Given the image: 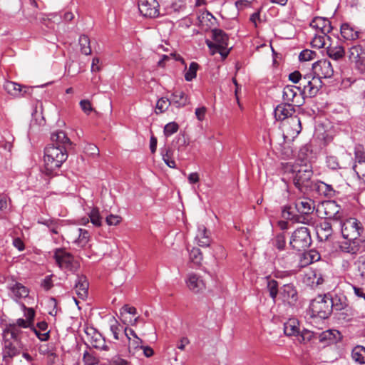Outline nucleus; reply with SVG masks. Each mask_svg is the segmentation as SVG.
Listing matches in <instances>:
<instances>
[{
	"instance_id": "nucleus-20",
	"label": "nucleus",
	"mask_w": 365,
	"mask_h": 365,
	"mask_svg": "<svg viewBox=\"0 0 365 365\" xmlns=\"http://www.w3.org/2000/svg\"><path fill=\"white\" fill-rule=\"evenodd\" d=\"M310 26L316 29L318 34H328L332 30L330 21L324 17L316 16L310 22Z\"/></svg>"
},
{
	"instance_id": "nucleus-48",
	"label": "nucleus",
	"mask_w": 365,
	"mask_h": 365,
	"mask_svg": "<svg viewBox=\"0 0 365 365\" xmlns=\"http://www.w3.org/2000/svg\"><path fill=\"white\" fill-rule=\"evenodd\" d=\"M190 260L195 264H200L202 261V254L199 248L193 247L190 251Z\"/></svg>"
},
{
	"instance_id": "nucleus-50",
	"label": "nucleus",
	"mask_w": 365,
	"mask_h": 365,
	"mask_svg": "<svg viewBox=\"0 0 365 365\" xmlns=\"http://www.w3.org/2000/svg\"><path fill=\"white\" fill-rule=\"evenodd\" d=\"M163 159L165 164L171 168H174L176 166L175 160L172 159V150L170 148H165V150L162 151Z\"/></svg>"
},
{
	"instance_id": "nucleus-36",
	"label": "nucleus",
	"mask_w": 365,
	"mask_h": 365,
	"mask_svg": "<svg viewBox=\"0 0 365 365\" xmlns=\"http://www.w3.org/2000/svg\"><path fill=\"white\" fill-rule=\"evenodd\" d=\"M20 334V329L19 327L13 324H9L8 327L4 329L3 333V337L4 339H9L11 340V338L14 339V342L19 341V336Z\"/></svg>"
},
{
	"instance_id": "nucleus-49",
	"label": "nucleus",
	"mask_w": 365,
	"mask_h": 365,
	"mask_svg": "<svg viewBox=\"0 0 365 365\" xmlns=\"http://www.w3.org/2000/svg\"><path fill=\"white\" fill-rule=\"evenodd\" d=\"M170 106H171L170 97H162L157 101L156 110L162 113L167 110Z\"/></svg>"
},
{
	"instance_id": "nucleus-15",
	"label": "nucleus",
	"mask_w": 365,
	"mask_h": 365,
	"mask_svg": "<svg viewBox=\"0 0 365 365\" xmlns=\"http://www.w3.org/2000/svg\"><path fill=\"white\" fill-rule=\"evenodd\" d=\"M22 347L19 341H11L9 339H4V346L2 349L3 361L6 364L11 362L12 358L21 354Z\"/></svg>"
},
{
	"instance_id": "nucleus-46",
	"label": "nucleus",
	"mask_w": 365,
	"mask_h": 365,
	"mask_svg": "<svg viewBox=\"0 0 365 365\" xmlns=\"http://www.w3.org/2000/svg\"><path fill=\"white\" fill-rule=\"evenodd\" d=\"M199 68V65L196 62H192L188 69L185 73V79L187 81H191L197 76V71Z\"/></svg>"
},
{
	"instance_id": "nucleus-11",
	"label": "nucleus",
	"mask_w": 365,
	"mask_h": 365,
	"mask_svg": "<svg viewBox=\"0 0 365 365\" xmlns=\"http://www.w3.org/2000/svg\"><path fill=\"white\" fill-rule=\"evenodd\" d=\"M346 56L351 63L359 70H365V48L360 44L353 45L349 48Z\"/></svg>"
},
{
	"instance_id": "nucleus-38",
	"label": "nucleus",
	"mask_w": 365,
	"mask_h": 365,
	"mask_svg": "<svg viewBox=\"0 0 365 365\" xmlns=\"http://www.w3.org/2000/svg\"><path fill=\"white\" fill-rule=\"evenodd\" d=\"M78 44L81 52L84 55H90L91 53L90 38L86 35H81L78 39Z\"/></svg>"
},
{
	"instance_id": "nucleus-40",
	"label": "nucleus",
	"mask_w": 365,
	"mask_h": 365,
	"mask_svg": "<svg viewBox=\"0 0 365 365\" xmlns=\"http://www.w3.org/2000/svg\"><path fill=\"white\" fill-rule=\"evenodd\" d=\"M38 223L46 225L49 229V230L53 234L56 235L58 233V220H53L51 218L45 219V218L41 217L38 220Z\"/></svg>"
},
{
	"instance_id": "nucleus-25",
	"label": "nucleus",
	"mask_w": 365,
	"mask_h": 365,
	"mask_svg": "<svg viewBox=\"0 0 365 365\" xmlns=\"http://www.w3.org/2000/svg\"><path fill=\"white\" fill-rule=\"evenodd\" d=\"M8 289L11 292L13 297L16 300L28 297L29 293L27 287L19 282H15L14 279L9 284Z\"/></svg>"
},
{
	"instance_id": "nucleus-44",
	"label": "nucleus",
	"mask_w": 365,
	"mask_h": 365,
	"mask_svg": "<svg viewBox=\"0 0 365 365\" xmlns=\"http://www.w3.org/2000/svg\"><path fill=\"white\" fill-rule=\"evenodd\" d=\"M267 289L270 297L275 302L277 295H279V289L278 288V282L274 279H269L267 282Z\"/></svg>"
},
{
	"instance_id": "nucleus-54",
	"label": "nucleus",
	"mask_w": 365,
	"mask_h": 365,
	"mask_svg": "<svg viewBox=\"0 0 365 365\" xmlns=\"http://www.w3.org/2000/svg\"><path fill=\"white\" fill-rule=\"evenodd\" d=\"M179 129V125L175 122H170L165 125L164 128V135L165 136H170L176 133Z\"/></svg>"
},
{
	"instance_id": "nucleus-32",
	"label": "nucleus",
	"mask_w": 365,
	"mask_h": 365,
	"mask_svg": "<svg viewBox=\"0 0 365 365\" xmlns=\"http://www.w3.org/2000/svg\"><path fill=\"white\" fill-rule=\"evenodd\" d=\"M195 239L197 240L198 245L201 247H208L210 245L211 240L208 232L204 225L198 227L197 234Z\"/></svg>"
},
{
	"instance_id": "nucleus-63",
	"label": "nucleus",
	"mask_w": 365,
	"mask_h": 365,
	"mask_svg": "<svg viewBox=\"0 0 365 365\" xmlns=\"http://www.w3.org/2000/svg\"><path fill=\"white\" fill-rule=\"evenodd\" d=\"M207 109L205 106L197 108L195 109V115L198 120L202 121L205 119Z\"/></svg>"
},
{
	"instance_id": "nucleus-52",
	"label": "nucleus",
	"mask_w": 365,
	"mask_h": 365,
	"mask_svg": "<svg viewBox=\"0 0 365 365\" xmlns=\"http://www.w3.org/2000/svg\"><path fill=\"white\" fill-rule=\"evenodd\" d=\"M317 57V53L309 49L303 50L299 56L301 61H308L314 59Z\"/></svg>"
},
{
	"instance_id": "nucleus-61",
	"label": "nucleus",
	"mask_w": 365,
	"mask_h": 365,
	"mask_svg": "<svg viewBox=\"0 0 365 365\" xmlns=\"http://www.w3.org/2000/svg\"><path fill=\"white\" fill-rule=\"evenodd\" d=\"M106 223L108 225H117L121 221V217L118 215H110L106 219Z\"/></svg>"
},
{
	"instance_id": "nucleus-55",
	"label": "nucleus",
	"mask_w": 365,
	"mask_h": 365,
	"mask_svg": "<svg viewBox=\"0 0 365 365\" xmlns=\"http://www.w3.org/2000/svg\"><path fill=\"white\" fill-rule=\"evenodd\" d=\"M327 163L329 168L331 169H344L345 166L341 165L338 161L337 158L334 156H329L327 159Z\"/></svg>"
},
{
	"instance_id": "nucleus-22",
	"label": "nucleus",
	"mask_w": 365,
	"mask_h": 365,
	"mask_svg": "<svg viewBox=\"0 0 365 365\" xmlns=\"http://www.w3.org/2000/svg\"><path fill=\"white\" fill-rule=\"evenodd\" d=\"M88 282L84 275H77L75 291L78 298L85 300L88 294Z\"/></svg>"
},
{
	"instance_id": "nucleus-47",
	"label": "nucleus",
	"mask_w": 365,
	"mask_h": 365,
	"mask_svg": "<svg viewBox=\"0 0 365 365\" xmlns=\"http://www.w3.org/2000/svg\"><path fill=\"white\" fill-rule=\"evenodd\" d=\"M88 215L91 222L93 225L96 227H100L101 225L102 218L101 217L99 210L97 207H93Z\"/></svg>"
},
{
	"instance_id": "nucleus-58",
	"label": "nucleus",
	"mask_w": 365,
	"mask_h": 365,
	"mask_svg": "<svg viewBox=\"0 0 365 365\" xmlns=\"http://www.w3.org/2000/svg\"><path fill=\"white\" fill-rule=\"evenodd\" d=\"M79 105L82 110L86 115H89L93 110L91 103L88 100H81Z\"/></svg>"
},
{
	"instance_id": "nucleus-56",
	"label": "nucleus",
	"mask_w": 365,
	"mask_h": 365,
	"mask_svg": "<svg viewBox=\"0 0 365 365\" xmlns=\"http://www.w3.org/2000/svg\"><path fill=\"white\" fill-rule=\"evenodd\" d=\"M79 237L76 240V242L81 246H84L88 241L89 233L87 230L83 229H79Z\"/></svg>"
},
{
	"instance_id": "nucleus-12",
	"label": "nucleus",
	"mask_w": 365,
	"mask_h": 365,
	"mask_svg": "<svg viewBox=\"0 0 365 365\" xmlns=\"http://www.w3.org/2000/svg\"><path fill=\"white\" fill-rule=\"evenodd\" d=\"M312 73L319 80L329 78L334 75V68L331 62L327 59H321L312 64Z\"/></svg>"
},
{
	"instance_id": "nucleus-37",
	"label": "nucleus",
	"mask_w": 365,
	"mask_h": 365,
	"mask_svg": "<svg viewBox=\"0 0 365 365\" xmlns=\"http://www.w3.org/2000/svg\"><path fill=\"white\" fill-rule=\"evenodd\" d=\"M331 38L328 34H317L311 41L313 48H321L327 44V41H330Z\"/></svg>"
},
{
	"instance_id": "nucleus-60",
	"label": "nucleus",
	"mask_w": 365,
	"mask_h": 365,
	"mask_svg": "<svg viewBox=\"0 0 365 365\" xmlns=\"http://www.w3.org/2000/svg\"><path fill=\"white\" fill-rule=\"evenodd\" d=\"M31 329L41 341H46L49 339V331L41 333L42 331L36 327H32Z\"/></svg>"
},
{
	"instance_id": "nucleus-57",
	"label": "nucleus",
	"mask_w": 365,
	"mask_h": 365,
	"mask_svg": "<svg viewBox=\"0 0 365 365\" xmlns=\"http://www.w3.org/2000/svg\"><path fill=\"white\" fill-rule=\"evenodd\" d=\"M84 152L88 155L96 157L99 155V149L94 144H88L84 148Z\"/></svg>"
},
{
	"instance_id": "nucleus-45",
	"label": "nucleus",
	"mask_w": 365,
	"mask_h": 365,
	"mask_svg": "<svg viewBox=\"0 0 365 365\" xmlns=\"http://www.w3.org/2000/svg\"><path fill=\"white\" fill-rule=\"evenodd\" d=\"M128 350L130 353L135 354V351L143 347V341L137 335H135L133 338L128 337Z\"/></svg>"
},
{
	"instance_id": "nucleus-51",
	"label": "nucleus",
	"mask_w": 365,
	"mask_h": 365,
	"mask_svg": "<svg viewBox=\"0 0 365 365\" xmlns=\"http://www.w3.org/2000/svg\"><path fill=\"white\" fill-rule=\"evenodd\" d=\"M359 276L365 279V257L361 256L354 262Z\"/></svg>"
},
{
	"instance_id": "nucleus-59",
	"label": "nucleus",
	"mask_w": 365,
	"mask_h": 365,
	"mask_svg": "<svg viewBox=\"0 0 365 365\" xmlns=\"http://www.w3.org/2000/svg\"><path fill=\"white\" fill-rule=\"evenodd\" d=\"M303 76L301 73L298 71H294L289 75V79L292 81L294 83L300 85V82L302 80Z\"/></svg>"
},
{
	"instance_id": "nucleus-19",
	"label": "nucleus",
	"mask_w": 365,
	"mask_h": 365,
	"mask_svg": "<svg viewBox=\"0 0 365 365\" xmlns=\"http://www.w3.org/2000/svg\"><path fill=\"white\" fill-rule=\"evenodd\" d=\"M294 107L292 104L286 103L278 105L274 112L276 120L283 123L291 116H294Z\"/></svg>"
},
{
	"instance_id": "nucleus-43",
	"label": "nucleus",
	"mask_w": 365,
	"mask_h": 365,
	"mask_svg": "<svg viewBox=\"0 0 365 365\" xmlns=\"http://www.w3.org/2000/svg\"><path fill=\"white\" fill-rule=\"evenodd\" d=\"M110 330L112 332L114 339L118 340L119 339V334L124 330V328L114 317H113L110 321Z\"/></svg>"
},
{
	"instance_id": "nucleus-28",
	"label": "nucleus",
	"mask_w": 365,
	"mask_h": 365,
	"mask_svg": "<svg viewBox=\"0 0 365 365\" xmlns=\"http://www.w3.org/2000/svg\"><path fill=\"white\" fill-rule=\"evenodd\" d=\"M339 334V332L336 330L328 329L322 333H318L317 338L321 343L329 345L336 342L337 336Z\"/></svg>"
},
{
	"instance_id": "nucleus-8",
	"label": "nucleus",
	"mask_w": 365,
	"mask_h": 365,
	"mask_svg": "<svg viewBox=\"0 0 365 365\" xmlns=\"http://www.w3.org/2000/svg\"><path fill=\"white\" fill-rule=\"evenodd\" d=\"M322 86V81L313 73H309L303 76L300 85L297 86L299 92L303 96L314 97Z\"/></svg>"
},
{
	"instance_id": "nucleus-30",
	"label": "nucleus",
	"mask_w": 365,
	"mask_h": 365,
	"mask_svg": "<svg viewBox=\"0 0 365 365\" xmlns=\"http://www.w3.org/2000/svg\"><path fill=\"white\" fill-rule=\"evenodd\" d=\"M312 159L313 153L311 150V146L305 145L300 148L296 163H299V164L310 163L312 165Z\"/></svg>"
},
{
	"instance_id": "nucleus-62",
	"label": "nucleus",
	"mask_w": 365,
	"mask_h": 365,
	"mask_svg": "<svg viewBox=\"0 0 365 365\" xmlns=\"http://www.w3.org/2000/svg\"><path fill=\"white\" fill-rule=\"evenodd\" d=\"M83 359L86 365H94L96 364V358L87 351L84 352Z\"/></svg>"
},
{
	"instance_id": "nucleus-18",
	"label": "nucleus",
	"mask_w": 365,
	"mask_h": 365,
	"mask_svg": "<svg viewBox=\"0 0 365 365\" xmlns=\"http://www.w3.org/2000/svg\"><path fill=\"white\" fill-rule=\"evenodd\" d=\"M279 299L284 303L293 306L298 300V292L293 284H286L279 289Z\"/></svg>"
},
{
	"instance_id": "nucleus-5",
	"label": "nucleus",
	"mask_w": 365,
	"mask_h": 365,
	"mask_svg": "<svg viewBox=\"0 0 365 365\" xmlns=\"http://www.w3.org/2000/svg\"><path fill=\"white\" fill-rule=\"evenodd\" d=\"M212 38L214 42L209 40L206 41V44L210 50L211 54L214 55L219 53L223 58H226L229 53L226 51L229 38L225 31L219 29L212 30Z\"/></svg>"
},
{
	"instance_id": "nucleus-21",
	"label": "nucleus",
	"mask_w": 365,
	"mask_h": 365,
	"mask_svg": "<svg viewBox=\"0 0 365 365\" xmlns=\"http://www.w3.org/2000/svg\"><path fill=\"white\" fill-rule=\"evenodd\" d=\"M51 143L50 145L61 147L62 148L67 150L71 146V141L63 130H58L52 133L51 136Z\"/></svg>"
},
{
	"instance_id": "nucleus-1",
	"label": "nucleus",
	"mask_w": 365,
	"mask_h": 365,
	"mask_svg": "<svg viewBox=\"0 0 365 365\" xmlns=\"http://www.w3.org/2000/svg\"><path fill=\"white\" fill-rule=\"evenodd\" d=\"M282 170L301 192H307L312 190L314 182L312 180L313 168L310 163H282Z\"/></svg>"
},
{
	"instance_id": "nucleus-6",
	"label": "nucleus",
	"mask_w": 365,
	"mask_h": 365,
	"mask_svg": "<svg viewBox=\"0 0 365 365\" xmlns=\"http://www.w3.org/2000/svg\"><path fill=\"white\" fill-rule=\"evenodd\" d=\"M53 259L60 269L76 273L80 268L78 260L65 249L57 248L54 250Z\"/></svg>"
},
{
	"instance_id": "nucleus-39",
	"label": "nucleus",
	"mask_w": 365,
	"mask_h": 365,
	"mask_svg": "<svg viewBox=\"0 0 365 365\" xmlns=\"http://www.w3.org/2000/svg\"><path fill=\"white\" fill-rule=\"evenodd\" d=\"M353 360L359 364H365V347L363 346H355L351 352Z\"/></svg>"
},
{
	"instance_id": "nucleus-33",
	"label": "nucleus",
	"mask_w": 365,
	"mask_h": 365,
	"mask_svg": "<svg viewBox=\"0 0 365 365\" xmlns=\"http://www.w3.org/2000/svg\"><path fill=\"white\" fill-rule=\"evenodd\" d=\"M331 304V310L334 309L336 311H341L347 307L346 297L343 294H335L334 297H329Z\"/></svg>"
},
{
	"instance_id": "nucleus-4",
	"label": "nucleus",
	"mask_w": 365,
	"mask_h": 365,
	"mask_svg": "<svg viewBox=\"0 0 365 365\" xmlns=\"http://www.w3.org/2000/svg\"><path fill=\"white\" fill-rule=\"evenodd\" d=\"M294 206L300 215H293L289 210L283 211L284 217L297 222L307 223L305 216L312 213L314 210V202L308 197H300L296 200Z\"/></svg>"
},
{
	"instance_id": "nucleus-27",
	"label": "nucleus",
	"mask_w": 365,
	"mask_h": 365,
	"mask_svg": "<svg viewBox=\"0 0 365 365\" xmlns=\"http://www.w3.org/2000/svg\"><path fill=\"white\" fill-rule=\"evenodd\" d=\"M326 49L328 56L335 61L342 59L346 54L344 48L339 44L329 43Z\"/></svg>"
},
{
	"instance_id": "nucleus-42",
	"label": "nucleus",
	"mask_w": 365,
	"mask_h": 365,
	"mask_svg": "<svg viewBox=\"0 0 365 365\" xmlns=\"http://www.w3.org/2000/svg\"><path fill=\"white\" fill-rule=\"evenodd\" d=\"M318 333H314L308 329H303L298 335V341L301 343L306 344L314 338H317Z\"/></svg>"
},
{
	"instance_id": "nucleus-2",
	"label": "nucleus",
	"mask_w": 365,
	"mask_h": 365,
	"mask_svg": "<svg viewBox=\"0 0 365 365\" xmlns=\"http://www.w3.org/2000/svg\"><path fill=\"white\" fill-rule=\"evenodd\" d=\"M68 158V150L54 145H47L44 149L43 173L53 175Z\"/></svg>"
},
{
	"instance_id": "nucleus-9",
	"label": "nucleus",
	"mask_w": 365,
	"mask_h": 365,
	"mask_svg": "<svg viewBox=\"0 0 365 365\" xmlns=\"http://www.w3.org/2000/svg\"><path fill=\"white\" fill-rule=\"evenodd\" d=\"M310 309L312 315L314 317H318L321 319L328 318L332 312L329 296L327 294L317 296L312 301Z\"/></svg>"
},
{
	"instance_id": "nucleus-23",
	"label": "nucleus",
	"mask_w": 365,
	"mask_h": 365,
	"mask_svg": "<svg viewBox=\"0 0 365 365\" xmlns=\"http://www.w3.org/2000/svg\"><path fill=\"white\" fill-rule=\"evenodd\" d=\"M186 284L190 290L197 293L205 288V283L200 276L195 273H190L186 279Z\"/></svg>"
},
{
	"instance_id": "nucleus-34",
	"label": "nucleus",
	"mask_w": 365,
	"mask_h": 365,
	"mask_svg": "<svg viewBox=\"0 0 365 365\" xmlns=\"http://www.w3.org/2000/svg\"><path fill=\"white\" fill-rule=\"evenodd\" d=\"M284 331L287 336H298L299 334L298 321L295 319H289L284 324Z\"/></svg>"
},
{
	"instance_id": "nucleus-7",
	"label": "nucleus",
	"mask_w": 365,
	"mask_h": 365,
	"mask_svg": "<svg viewBox=\"0 0 365 365\" xmlns=\"http://www.w3.org/2000/svg\"><path fill=\"white\" fill-rule=\"evenodd\" d=\"M312 238L309 230L306 227L296 229L292 234L289 245L297 251H304L309 247Z\"/></svg>"
},
{
	"instance_id": "nucleus-31",
	"label": "nucleus",
	"mask_w": 365,
	"mask_h": 365,
	"mask_svg": "<svg viewBox=\"0 0 365 365\" xmlns=\"http://www.w3.org/2000/svg\"><path fill=\"white\" fill-rule=\"evenodd\" d=\"M341 36L348 41H354L359 37V31L349 24H343L341 26Z\"/></svg>"
},
{
	"instance_id": "nucleus-26",
	"label": "nucleus",
	"mask_w": 365,
	"mask_h": 365,
	"mask_svg": "<svg viewBox=\"0 0 365 365\" xmlns=\"http://www.w3.org/2000/svg\"><path fill=\"white\" fill-rule=\"evenodd\" d=\"M332 225L330 222L324 220L317 226V235L321 241H326L332 235Z\"/></svg>"
},
{
	"instance_id": "nucleus-41",
	"label": "nucleus",
	"mask_w": 365,
	"mask_h": 365,
	"mask_svg": "<svg viewBox=\"0 0 365 365\" xmlns=\"http://www.w3.org/2000/svg\"><path fill=\"white\" fill-rule=\"evenodd\" d=\"M353 169L358 178L365 182V159H361L355 162Z\"/></svg>"
},
{
	"instance_id": "nucleus-16",
	"label": "nucleus",
	"mask_w": 365,
	"mask_h": 365,
	"mask_svg": "<svg viewBox=\"0 0 365 365\" xmlns=\"http://www.w3.org/2000/svg\"><path fill=\"white\" fill-rule=\"evenodd\" d=\"M159 3L156 0H139L138 9L145 17L156 18L159 16Z\"/></svg>"
},
{
	"instance_id": "nucleus-14",
	"label": "nucleus",
	"mask_w": 365,
	"mask_h": 365,
	"mask_svg": "<svg viewBox=\"0 0 365 365\" xmlns=\"http://www.w3.org/2000/svg\"><path fill=\"white\" fill-rule=\"evenodd\" d=\"M319 211L324 212L326 219L338 221L342 217L341 207L334 200H328L322 202Z\"/></svg>"
},
{
	"instance_id": "nucleus-3",
	"label": "nucleus",
	"mask_w": 365,
	"mask_h": 365,
	"mask_svg": "<svg viewBox=\"0 0 365 365\" xmlns=\"http://www.w3.org/2000/svg\"><path fill=\"white\" fill-rule=\"evenodd\" d=\"M341 234L344 238L357 245L364 242V230L361 222L356 218L350 217L342 223Z\"/></svg>"
},
{
	"instance_id": "nucleus-17",
	"label": "nucleus",
	"mask_w": 365,
	"mask_h": 365,
	"mask_svg": "<svg viewBox=\"0 0 365 365\" xmlns=\"http://www.w3.org/2000/svg\"><path fill=\"white\" fill-rule=\"evenodd\" d=\"M303 95L299 92V89L296 86L288 85L283 89L282 98L286 103H291L294 106L302 105Z\"/></svg>"
},
{
	"instance_id": "nucleus-64",
	"label": "nucleus",
	"mask_w": 365,
	"mask_h": 365,
	"mask_svg": "<svg viewBox=\"0 0 365 365\" xmlns=\"http://www.w3.org/2000/svg\"><path fill=\"white\" fill-rule=\"evenodd\" d=\"M26 320L30 322L31 324L34 322L35 312L33 308H26L25 314H24Z\"/></svg>"
},
{
	"instance_id": "nucleus-53",
	"label": "nucleus",
	"mask_w": 365,
	"mask_h": 365,
	"mask_svg": "<svg viewBox=\"0 0 365 365\" xmlns=\"http://www.w3.org/2000/svg\"><path fill=\"white\" fill-rule=\"evenodd\" d=\"M273 245L279 250H284L286 245V239L284 235H277L273 240Z\"/></svg>"
},
{
	"instance_id": "nucleus-13",
	"label": "nucleus",
	"mask_w": 365,
	"mask_h": 365,
	"mask_svg": "<svg viewBox=\"0 0 365 365\" xmlns=\"http://www.w3.org/2000/svg\"><path fill=\"white\" fill-rule=\"evenodd\" d=\"M4 89L10 96L14 98H21L30 96L34 88L21 86L17 83L7 81L4 84Z\"/></svg>"
},
{
	"instance_id": "nucleus-29",
	"label": "nucleus",
	"mask_w": 365,
	"mask_h": 365,
	"mask_svg": "<svg viewBox=\"0 0 365 365\" xmlns=\"http://www.w3.org/2000/svg\"><path fill=\"white\" fill-rule=\"evenodd\" d=\"M312 190H316L319 195L328 197H332L335 195V190L332 186L322 181L314 182Z\"/></svg>"
},
{
	"instance_id": "nucleus-35",
	"label": "nucleus",
	"mask_w": 365,
	"mask_h": 365,
	"mask_svg": "<svg viewBox=\"0 0 365 365\" xmlns=\"http://www.w3.org/2000/svg\"><path fill=\"white\" fill-rule=\"evenodd\" d=\"M56 17H57V15H46L44 14H39L36 16L35 19L37 23L44 25L48 29H54L55 20H53V19Z\"/></svg>"
},
{
	"instance_id": "nucleus-24",
	"label": "nucleus",
	"mask_w": 365,
	"mask_h": 365,
	"mask_svg": "<svg viewBox=\"0 0 365 365\" xmlns=\"http://www.w3.org/2000/svg\"><path fill=\"white\" fill-rule=\"evenodd\" d=\"M171 105L178 108L185 107L188 103V96L182 91L174 90L170 96Z\"/></svg>"
},
{
	"instance_id": "nucleus-10",
	"label": "nucleus",
	"mask_w": 365,
	"mask_h": 365,
	"mask_svg": "<svg viewBox=\"0 0 365 365\" xmlns=\"http://www.w3.org/2000/svg\"><path fill=\"white\" fill-rule=\"evenodd\" d=\"M282 128L284 138H294L302 130L300 118L297 115L291 116L283 123Z\"/></svg>"
}]
</instances>
